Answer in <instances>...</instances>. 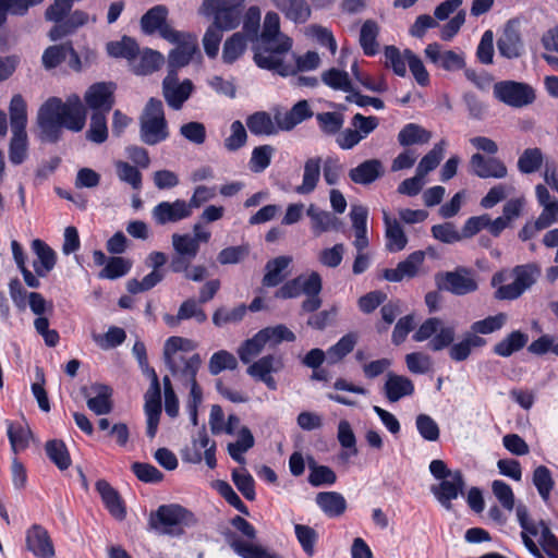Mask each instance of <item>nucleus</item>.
Listing matches in <instances>:
<instances>
[{
    "instance_id": "f257e3e1",
    "label": "nucleus",
    "mask_w": 558,
    "mask_h": 558,
    "mask_svg": "<svg viewBox=\"0 0 558 558\" xmlns=\"http://www.w3.org/2000/svg\"><path fill=\"white\" fill-rule=\"evenodd\" d=\"M260 16V9L252 5L247 9L243 22V34L253 44L256 65L260 69L275 71L282 76L294 74L295 70L283 63L284 56L292 48V39L281 33L279 15L274 11L267 12L262 32L258 33Z\"/></svg>"
},
{
    "instance_id": "f03ea898",
    "label": "nucleus",
    "mask_w": 558,
    "mask_h": 558,
    "mask_svg": "<svg viewBox=\"0 0 558 558\" xmlns=\"http://www.w3.org/2000/svg\"><path fill=\"white\" fill-rule=\"evenodd\" d=\"M85 122L86 109L76 94L70 95L65 101L51 97L41 105L37 113L40 137L48 142H57L62 128L73 132L82 131Z\"/></svg>"
},
{
    "instance_id": "7ed1b4c3",
    "label": "nucleus",
    "mask_w": 558,
    "mask_h": 558,
    "mask_svg": "<svg viewBox=\"0 0 558 558\" xmlns=\"http://www.w3.org/2000/svg\"><path fill=\"white\" fill-rule=\"evenodd\" d=\"M190 344L189 339L173 336L166 340L162 351L167 369L174 379L185 387L196 378L203 363L198 353L185 352Z\"/></svg>"
},
{
    "instance_id": "20e7f679",
    "label": "nucleus",
    "mask_w": 558,
    "mask_h": 558,
    "mask_svg": "<svg viewBox=\"0 0 558 558\" xmlns=\"http://www.w3.org/2000/svg\"><path fill=\"white\" fill-rule=\"evenodd\" d=\"M74 0H53L45 11V19L53 23L48 33V37L52 41H57L63 37L74 34L78 28L87 25L89 22L95 23L96 16H90L81 9L72 11Z\"/></svg>"
},
{
    "instance_id": "39448f33",
    "label": "nucleus",
    "mask_w": 558,
    "mask_h": 558,
    "mask_svg": "<svg viewBox=\"0 0 558 558\" xmlns=\"http://www.w3.org/2000/svg\"><path fill=\"white\" fill-rule=\"evenodd\" d=\"M197 523L195 515L178 504L161 505L156 511L150 512L148 524L151 530L160 535L179 537L184 534L186 527Z\"/></svg>"
},
{
    "instance_id": "423d86ee",
    "label": "nucleus",
    "mask_w": 558,
    "mask_h": 558,
    "mask_svg": "<svg viewBox=\"0 0 558 558\" xmlns=\"http://www.w3.org/2000/svg\"><path fill=\"white\" fill-rule=\"evenodd\" d=\"M245 0H203L197 13L211 17V26L219 31H232L240 25Z\"/></svg>"
},
{
    "instance_id": "0eeeda50",
    "label": "nucleus",
    "mask_w": 558,
    "mask_h": 558,
    "mask_svg": "<svg viewBox=\"0 0 558 558\" xmlns=\"http://www.w3.org/2000/svg\"><path fill=\"white\" fill-rule=\"evenodd\" d=\"M169 136L161 100L150 98L140 117V138L146 145H157Z\"/></svg>"
},
{
    "instance_id": "6e6552de",
    "label": "nucleus",
    "mask_w": 558,
    "mask_h": 558,
    "mask_svg": "<svg viewBox=\"0 0 558 558\" xmlns=\"http://www.w3.org/2000/svg\"><path fill=\"white\" fill-rule=\"evenodd\" d=\"M535 537L545 554L550 558H558V538L544 521L533 522L522 532V539L525 547L535 558H545L537 544L532 539Z\"/></svg>"
},
{
    "instance_id": "1a4fd4ad",
    "label": "nucleus",
    "mask_w": 558,
    "mask_h": 558,
    "mask_svg": "<svg viewBox=\"0 0 558 558\" xmlns=\"http://www.w3.org/2000/svg\"><path fill=\"white\" fill-rule=\"evenodd\" d=\"M513 281L508 284L500 286L495 298L498 300H514L530 289L541 275V269L535 264L520 265L512 270Z\"/></svg>"
},
{
    "instance_id": "9d476101",
    "label": "nucleus",
    "mask_w": 558,
    "mask_h": 558,
    "mask_svg": "<svg viewBox=\"0 0 558 558\" xmlns=\"http://www.w3.org/2000/svg\"><path fill=\"white\" fill-rule=\"evenodd\" d=\"M495 98L513 107L522 108L534 102L536 95L534 88L523 82L501 81L493 87Z\"/></svg>"
},
{
    "instance_id": "9b49d317",
    "label": "nucleus",
    "mask_w": 558,
    "mask_h": 558,
    "mask_svg": "<svg viewBox=\"0 0 558 558\" xmlns=\"http://www.w3.org/2000/svg\"><path fill=\"white\" fill-rule=\"evenodd\" d=\"M378 124L379 120L377 117H365L362 113H355L351 119V128L342 130L336 136V143L341 149H352L373 133Z\"/></svg>"
},
{
    "instance_id": "f8f14e48",
    "label": "nucleus",
    "mask_w": 558,
    "mask_h": 558,
    "mask_svg": "<svg viewBox=\"0 0 558 558\" xmlns=\"http://www.w3.org/2000/svg\"><path fill=\"white\" fill-rule=\"evenodd\" d=\"M323 290V279L319 272L312 270L299 275L298 277L283 283L277 291V299H294L301 294L313 295L320 294Z\"/></svg>"
},
{
    "instance_id": "ddd939ff",
    "label": "nucleus",
    "mask_w": 558,
    "mask_h": 558,
    "mask_svg": "<svg viewBox=\"0 0 558 558\" xmlns=\"http://www.w3.org/2000/svg\"><path fill=\"white\" fill-rule=\"evenodd\" d=\"M168 9L165 5H155L141 19L142 31L151 35L156 32L167 41L179 40V31L167 23Z\"/></svg>"
},
{
    "instance_id": "4468645a",
    "label": "nucleus",
    "mask_w": 558,
    "mask_h": 558,
    "mask_svg": "<svg viewBox=\"0 0 558 558\" xmlns=\"http://www.w3.org/2000/svg\"><path fill=\"white\" fill-rule=\"evenodd\" d=\"M437 283L439 289L449 291L456 295H464L477 289V282L472 271L464 267L437 276Z\"/></svg>"
},
{
    "instance_id": "2eb2a0df",
    "label": "nucleus",
    "mask_w": 558,
    "mask_h": 558,
    "mask_svg": "<svg viewBox=\"0 0 558 558\" xmlns=\"http://www.w3.org/2000/svg\"><path fill=\"white\" fill-rule=\"evenodd\" d=\"M177 47L168 54V73H177L179 69L186 66L198 50L195 36L179 32V40L170 41Z\"/></svg>"
},
{
    "instance_id": "dca6fc26",
    "label": "nucleus",
    "mask_w": 558,
    "mask_h": 558,
    "mask_svg": "<svg viewBox=\"0 0 558 558\" xmlns=\"http://www.w3.org/2000/svg\"><path fill=\"white\" fill-rule=\"evenodd\" d=\"M193 92V82L189 78L179 82L178 73H168L162 81L163 98L168 106L174 110L181 109Z\"/></svg>"
},
{
    "instance_id": "f3484780",
    "label": "nucleus",
    "mask_w": 558,
    "mask_h": 558,
    "mask_svg": "<svg viewBox=\"0 0 558 558\" xmlns=\"http://www.w3.org/2000/svg\"><path fill=\"white\" fill-rule=\"evenodd\" d=\"M192 216L190 205L184 199L177 198L173 202L163 201L151 210V217L159 226L177 223Z\"/></svg>"
},
{
    "instance_id": "a211bd4d",
    "label": "nucleus",
    "mask_w": 558,
    "mask_h": 558,
    "mask_svg": "<svg viewBox=\"0 0 558 558\" xmlns=\"http://www.w3.org/2000/svg\"><path fill=\"white\" fill-rule=\"evenodd\" d=\"M81 393L86 399L87 408L96 415H106L112 411V389L109 386L98 383L83 386Z\"/></svg>"
},
{
    "instance_id": "6ab92c4d",
    "label": "nucleus",
    "mask_w": 558,
    "mask_h": 558,
    "mask_svg": "<svg viewBox=\"0 0 558 558\" xmlns=\"http://www.w3.org/2000/svg\"><path fill=\"white\" fill-rule=\"evenodd\" d=\"M84 100L94 112H109L114 104L113 85L110 83L93 84L86 90Z\"/></svg>"
},
{
    "instance_id": "aec40b11",
    "label": "nucleus",
    "mask_w": 558,
    "mask_h": 558,
    "mask_svg": "<svg viewBox=\"0 0 558 558\" xmlns=\"http://www.w3.org/2000/svg\"><path fill=\"white\" fill-rule=\"evenodd\" d=\"M499 53L507 59H517L523 54L524 45L513 21H509L497 40Z\"/></svg>"
},
{
    "instance_id": "412c9836",
    "label": "nucleus",
    "mask_w": 558,
    "mask_h": 558,
    "mask_svg": "<svg viewBox=\"0 0 558 558\" xmlns=\"http://www.w3.org/2000/svg\"><path fill=\"white\" fill-rule=\"evenodd\" d=\"M469 165L470 171L482 179H502L508 173L507 167L501 160L495 157H484L478 153L471 156Z\"/></svg>"
},
{
    "instance_id": "4be33fe9",
    "label": "nucleus",
    "mask_w": 558,
    "mask_h": 558,
    "mask_svg": "<svg viewBox=\"0 0 558 558\" xmlns=\"http://www.w3.org/2000/svg\"><path fill=\"white\" fill-rule=\"evenodd\" d=\"M424 52L430 62L447 71H457L465 66L462 53H457L453 50H442L438 43L427 45Z\"/></svg>"
},
{
    "instance_id": "5701e85b",
    "label": "nucleus",
    "mask_w": 558,
    "mask_h": 558,
    "mask_svg": "<svg viewBox=\"0 0 558 558\" xmlns=\"http://www.w3.org/2000/svg\"><path fill=\"white\" fill-rule=\"evenodd\" d=\"M425 259L423 251L411 253L407 259L400 262L396 268L384 270V278L390 282H400L405 278H413L418 274Z\"/></svg>"
},
{
    "instance_id": "b1692460",
    "label": "nucleus",
    "mask_w": 558,
    "mask_h": 558,
    "mask_svg": "<svg viewBox=\"0 0 558 558\" xmlns=\"http://www.w3.org/2000/svg\"><path fill=\"white\" fill-rule=\"evenodd\" d=\"M463 487L464 481L461 472L453 471L452 475L442 480L438 486H433L432 492L446 509H450L451 500L458 498Z\"/></svg>"
},
{
    "instance_id": "393cba45",
    "label": "nucleus",
    "mask_w": 558,
    "mask_h": 558,
    "mask_svg": "<svg viewBox=\"0 0 558 558\" xmlns=\"http://www.w3.org/2000/svg\"><path fill=\"white\" fill-rule=\"evenodd\" d=\"M383 220L385 225L386 248L391 252H400L408 245V236L401 226V222L392 217L386 209H383Z\"/></svg>"
},
{
    "instance_id": "a878e982",
    "label": "nucleus",
    "mask_w": 558,
    "mask_h": 558,
    "mask_svg": "<svg viewBox=\"0 0 558 558\" xmlns=\"http://www.w3.org/2000/svg\"><path fill=\"white\" fill-rule=\"evenodd\" d=\"M312 116L313 112L306 100L298 101L289 111L281 112L277 110L275 112V119L283 132L293 130L298 124L302 123Z\"/></svg>"
},
{
    "instance_id": "bb28decb",
    "label": "nucleus",
    "mask_w": 558,
    "mask_h": 558,
    "mask_svg": "<svg viewBox=\"0 0 558 558\" xmlns=\"http://www.w3.org/2000/svg\"><path fill=\"white\" fill-rule=\"evenodd\" d=\"M27 548L37 557L51 558L54 548L48 532L40 525H33L26 534Z\"/></svg>"
},
{
    "instance_id": "cd10ccee",
    "label": "nucleus",
    "mask_w": 558,
    "mask_h": 558,
    "mask_svg": "<svg viewBox=\"0 0 558 558\" xmlns=\"http://www.w3.org/2000/svg\"><path fill=\"white\" fill-rule=\"evenodd\" d=\"M385 168L379 159H367L349 171L352 182L361 185H368L381 178Z\"/></svg>"
},
{
    "instance_id": "c85d7f7f",
    "label": "nucleus",
    "mask_w": 558,
    "mask_h": 558,
    "mask_svg": "<svg viewBox=\"0 0 558 558\" xmlns=\"http://www.w3.org/2000/svg\"><path fill=\"white\" fill-rule=\"evenodd\" d=\"M413 381L403 375L388 373L384 385V393L390 402H397L414 393Z\"/></svg>"
},
{
    "instance_id": "c756f323",
    "label": "nucleus",
    "mask_w": 558,
    "mask_h": 558,
    "mask_svg": "<svg viewBox=\"0 0 558 558\" xmlns=\"http://www.w3.org/2000/svg\"><path fill=\"white\" fill-rule=\"evenodd\" d=\"M306 215L311 219V229L315 236L340 228V220L333 214L322 210L313 204L308 206Z\"/></svg>"
},
{
    "instance_id": "7c9ffc66",
    "label": "nucleus",
    "mask_w": 558,
    "mask_h": 558,
    "mask_svg": "<svg viewBox=\"0 0 558 558\" xmlns=\"http://www.w3.org/2000/svg\"><path fill=\"white\" fill-rule=\"evenodd\" d=\"M246 126L253 135L271 136L278 134L281 129L267 111H256L246 118Z\"/></svg>"
},
{
    "instance_id": "2f4dec72",
    "label": "nucleus",
    "mask_w": 558,
    "mask_h": 558,
    "mask_svg": "<svg viewBox=\"0 0 558 558\" xmlns=\"http://www.w3.org/2000/svg\"><path fill=\"white\" fill-rule=\"evenodd\" d=\"M195 318L199 324L207 320L206 313L197 304L194 299L185 300L179 307L177 315L166 314L163 319L166 324L172 328L180 325L182 320Z\"/></svg>"
},
{
    "instance_id": "473e14b6",
    "label": "nucleus",
    "mask_w": 558,
    "mask_h": 558,
    "mask_svg": "<svg viewBox=\"0 0 558 558\" xmlns=\"http://www.w3.org/2000/svg\"><path fill=\"white\" fill-rule=\"evenodd\" d=\"M368 210L362 205H354L351 208L350 218L354 229L355 240L353 242L357 252H363L368 246L367 239Z\"/></svg>"
},
{
    "instance_id": "72a5a7b5",
    "label": "nucleus",
    "mask_w": 558,
    "mask_h": 558,
    "mask_svg": "<svg viewBox=\"0 0 558 558\" xmlns=\"http://www.w3.org/2000/svg\"><path fill=\"white\" fill-rule=\"evenodd\" d=\"M293 258L288 255H281L268 260L265 265V275L263 286L271 288L280 284L287 277L284 270L291 265Z\"/></svg>"
},
{
    "instance_id": "f704fd0d",
    "label": "nucleus",
    "mask_w": 558,
    "mask_h": 558,
    "mask_svg": "<svg viewBox=\"0 0 558 558\" xmlns=\"http://www.w3.org/2000/svg\"><path fill=\"white\" fill-rule=\"evenodd\" d=\"M96 489L108 511L118 520L124 519L126 511L118 492L105 480L96 483Z\"/></svg>"
},
{
    "instance_id": "c9c22d12",
    "label": "nucleus",
    "mask_w": 558,
    "mask_h": 558,
    "mask_svg": "<svg viewBox=\"0 0 558 558\" xmlns=\"http://www.w3.org/2000/svg\"><path fill=\"white\" fill-rule=\"evenodd\" d=\"M316 502L322 511L330 518L342 515L347 509V501L344 497L337 492L318 493L316 496Z\"/></svg>"
},
{
    "instance_id": "e433bc0d",
    "label": "nucleus",
    "mask_w": 558,
    "mask_h": 558,
    "mask_svg": "<svg viewBox=\"0 0 558 558\" xmlns=\"http://www.w3.org/2000/svg\"><path fill=\"white\" fill-rule=\"evenodd\" d=\"M32 247L37 255V259L33 263L35 272L44 277L54 267L56 254L46 243L38 239L32 242Z\"/></svg>"
},
{
    "instance_id": "4c0bfd02",
    "label": "nucleus",
    "mask_w": 558,
    "mask_h": 558,
    "mask_svg": "<svg viewBox=\"0 0 558 558\" xmlns=\"http://www.w3.org/2000/svg\"><path fill=\"white\" fill-rule=\"evenodd\" d=\"M320 157L308 158L304 163L302 184L295 187V192L302 195L312 193L320 177Z\"/></svg>"
},
{
    "instance_id": "58836bf2",
    "label": "nucleus",
    "mask_w": 558,
    "mask_h": 558,
    "mask_svg": "<svg viewBox=\"0 0 558 558\" xmlns=\"http://www.w3.org/2000/svg\"><path fill=\"white\" fill-rule=\"evenodd\" d=\"M282 367L281 357L268 354L252 363L246 372L252 378L258 380L264 376L281 371Z\"/></svg>"
},
{
    "instance_id": "ea45409f",
    "label": "nucleus",
    "mask_w": 558,
    "mask_h": 558,
    "mask_svg": "<svg viewBox=\"0 0 558 558\" xmlns=\"http://www.w3.org/2000/svg\"><path fill=\"white\" fill-rule=\"evenodd\" d=\"M379 25L374 20H366L360 31V45L366 56H374L379 50L377 37L379 35Z\"/></svg>"
},
{
    "instance_id": "a19ab883",
    "label": "nucleus",
    "mask_w": 558,
    "mask_h": 558,
    "mask_svg": "<svg viewBox=\"0 0 558 558\" xmlns=\"http://www.w3.org/2000/svg\"><path fill=\"white\" fill-rule=\"evenodd\" d=\"M486 344V340L474 333H465L463 339L451 345L449 356L456 362L465 361L473 348H481Z\"/></svg>"
},
{
    "instance_id": "79ce46f5",
    "label": "nucleus",
    "mask_w": 558,
    "mask_h": 558,
    "mask_svg": "<svg viewBox=\"0 0 558 558\" xmlns=\"http://www.w3.org/2000/svg\"><path fill=\"white\" fill-rule=\"evenodd\" d=\"M527 340V335L519 330L512 331L495 344L494 353L504 357L510 356L512 353L521 350L526 344Z\"/></svg>"
},
{
    "instance_id": "37998d69",
    "label": "nucleus",
    "mask_w": 558,
    "mask_h": 558,
    "mask_svg": "<svg viewBox=\"0 0 558 558\" xmlns=\"http://www.w3.org/2000/svg\"><path fill=\"white\" fill-rule=\"evenodd\" d=\"M432 133L415 123L407 124L398 134V142L402 146L426 144L430 141Z\"/></svg>"
},
{
    "instance_id": "c03bdc74",
    "label": "nucleus",
    "mask_w": 558,
    "mask_h": 558,
    "mask_svg": "<svg viewBox=\"0 0 558 558\" xmlns=\"http://www.w3.org/2000/svg\"><path fill=\"white\" fill-rule=\"evenodd\" d=\"M229 544L231 548L242 558H279L277 555L269 553L260 545L245 542L239 538H232Z\"/></svg>"
},
{
    "instance_id": "a18cd8bd",
    "label": "nucleus",
    "mask_w": 558,
    "mask_h": 558,
    "mask_svg": "<svg viewBox=\"0 0 558 558\" xmlns=\"http://www.w3.org/2000/svg\"><path fill=\"white\" fill-rule=\"evenodd\" d=\"M27 123L26 104L21 95H14L10 102L11 132L25 131Z\"/></svg>"
},
{
    "instance_id": "49530a36",
    "label": "nucleus",
    "mask_w": 558,
    "mask_h": 558,
    "mask_svg": "<svg viewBox=\"0 0 558 558\" xmlns=\"http://www.w3.org/2000/svg\"><path fill=\"white\" fill-rule=\"evenodd\" d=\"M446 146L447 142L445 140L435 144L433 149L421 159L415 172H417L420 177L425 178L430 171L436 169L444 157Z\"/></svg>"
},
{
    "instance_id": "de8ad7c7",
    "label": "nucleus",
    "mask_w": 558,
    "mask_h": 558,
    "mask_svg": "<svg viewBox=\"0 0 558 558\" xmlns=\"http://www.w3.org/2000/svg\"><path fill=\"white\" fill-rule=\"evenodd\" d=\"M316 120L320 131L328 136H333L341 133L344 123L343 114L336 111L319 112L316 114Z\"/></svg>"
},
{
    "instance_id": "09e8293b",
    "label": "nucleus",
    "mask_w": 558,
    "mask_h": 558,
    "mask_svg": "<svg viewBox=\"0 0 558 558\" xmlns=\"http://www.w3.org/2000/svg\"><path fill=\"white\" fill-rule=\"evenodd\" d=\"M150 388L145 396V414H161L160 384L155 369H148Z\"/></svg>"
},
{
    "instance_id": "8fccbe9b",
    "label": "nucleus",
    "mask_w": 558,
    "mask_h": 558,
    "mask_svg": "<svg viewBox=\"0 0 558 558\" xmlns=\"http://www.w3.org/2000/svg\"><path fill=\"white\" fill-rule=\"evenodd\" d=\"M322 81L335 90H341L348 94L353 90L349 74L345 71L336 68L323 72Z\"/></svg>"
},
{
    "instance_id": "3c124183",
    "label": "nucleus",
    "mask_w": 558,
    "mask_h": 558,
    "mask_svg": "<svg viewBox=\"0 0 558 558\" xmlns=\"http://www.w3.org/2000/svg\"><path fill=\"white\" fill-rule=\"evenodd\" d=\"M357 336L355 333H347L340 340L327 350V360L330 364H336L348 355L355 347Z\"/></svg>"
},
{
    "instance_id": "603ef678",
    "label": "nucleus",
    "mask_w": 558,
    "mask_h": 558,
    "mask_svg": "<svg viewBox=\"0 0 558 558\" xmlns=\"http://www.w3.org/2000/svg\"><path fill=\"white\" fill-rule=\"evenodd\" d=\"M107 52L114 58H125L128 60H134L138 54V46L134 39L124 36L119 41L108 43Z\"/></svg>"
},
{
    "instance_id": "864d4df0",
    "label": "nucleus",
    "mask_w": 558,
    "mask_h": 558,
    "mask_svg": "<svg viewBox=\"0 0 558 558\" xmlns=\"http://www.w3.org/2000/svg\"><path fill=\"white\" fill-rule=\"evenodd\" d=\"M246 48V38L242 32L231 35L223 45L222 59L226 63H233Z\"/></svg>"
},
{
    "instance_id": "5fc2aeb1",
    "label": "nucleus",
    "mask_w": 558,
    "mask_h": 558,
    "mask_svg": "<svg viewBox=\"0 0 558 558\" xmlns=\"http://www.w3.org/2000/svg\"><path fill=\"white\" fill-rule=\"evenodd\" d=\"M254 446L251 430L243 426L238 434V440L228 445V452L238 462H244L243 453Z\"/></svg>"
},
{
    "instance_id": "6e6d98bb",
    "label": "nucleus",
    "mask_w": 558,
    "mask_h": 558,
    "mask_svg": "<svg viewBox=\"0 0 558 558\" xmlns=\"http://www.w3.org/2000/svg\"><path fill=\"white\" fill-rule=\"evenodd\" d=\"M165 63V57L157 50L146 49L140 57V62L134 64L137 74H149L160 69Z\"/></svg>"
},
{
    "instance_id": "4d7b16f0",
    "label": "nucleus",
    "mask_w": 558,
    "mask_h": 558,
    "mask_svg": "<svg viewBox=\"0 0 558 558\" xmlns=\"http://www.w3.org/2000/svg\"><path fill=\"white\" fill-rule=\"evenodd\" d=\"M114 169L121 182L130 184L136 191L142 189V173L136 167L126 161L118 160L114 162Z\"/></svg>"
},
{
    "instance_id": "13d9d810",
    "label": "nucleus",
    "mask_w": 558,
    "mask_h": 558,
    "mask_svg": "<svg viewBox=\"0 0 558 558\" xmlns=\"http://www.w3.org/2000/svg\"><path fill=\"white\" fill-rule=\"evenodd\" d=\"M46 453L48 458L60 469L66 470L71 464L69 451L61 440H49L46 444Z\"/></svg>"
},
{
    "instance_id": "bf43d9fd",
    "label": "nucleus",
    "mask_w": 558,
    "mask_h": 558,
    "mask_svg": "<svg viewBox=\"0 0 558 558\" xmlns=\"http://www.w3.org/2000/svg\"><path fill=\"white\" fill-rule=\"evenodd\" d=\"M267 345L260 331H258L253 338L245 340L238 349V355L240 360L247 364L255 356H257L264 348Z\"/></svg>"
},
{
    "instance_id": "052dcab7",
    "label": "nucleus",
    "mask_w": 558,
    "mask_h": 558,
    "mask_svg": "<svg viewBox=\"0 0 558 558\" xmlns=\"http://www.w3.org/2000/svg\"><path fill=\"white\" fill-rule=\"evenodd\" d=\"M269 347H276L283 341L293 342L295 335L286 325L279 324L259 330Z\"/></svg>"
},
{
    "instance_id": "680f3d73",
    "label": "nucleus",
    "mask_w": 558,
    "mask_h": 558,
    "mask_svg": "<svg viewBox=\"0 0 558 558\" xmlns=\"http://www.w3.org/2000/svg\"><path fill=\"white\" fill-rule=\"evenodd\" d=\"M86 137L96 144H101L108 138L106 113L93 112L89 129L86 132Z\"/></svg>"
},
{
    "instance_id": "e2e57ef3",
    "label": "nucleus",
    "mask_w": 558,
    "mask_h": 558,
    "mask_svg": "<svg viewBox=\"0 0 558 558\" xmlns=\"http://www.w3.org/2000/svg\"><path fill=\"white\" fill-rule=\"evenodd\" d=\"M238 367V361L235 356L226 351L220 350L218 352H215L208 362V371L211 375H218L225 369L233 371Z\"/></svg>"
},
{
    "instance_id": "0e129e2a",
    "label": "nucleus",
    "mask_w": 558,
    "mask_h": 558,
    "mask_svg": "<svg viewBox=\"0 0 558 558\" xmlns=\"http://www.w3.org/2000/svg\"><path fill=\"white\" fill-rule=\"evenodd\" d=\"M171 244L177 254L195 258L199 252L198 244L190 233H173L171 235Z\"/></svg>"
},
{
    "instance_id": "69168bd1",
    "label": "nucleus",
    "mask_w": 558,
    "mask_h": 558,
    "mask_svg": "<svg viewBox=\"0 0 558 558\" xmlns=\"http://www.w3.org/2000/svg\"><path fill=\"white\" fill-rule=\"evenodd\" d=\"M385 65L391 68L392 71L399 76H405L408 59L405 57V50L401 52L395 46L385 47Z\"/></svg>"
},
{
    "instance_id": "338daca9",
    "label": "nucleus",
    "mask_w": 558,
    "mask_h": 558,
    "mask_svg": "<svg viewBox=\"0 0 558 558\" xmlns=\"http://www.w3.org/2000/svg\"><path fill=\"white\" fill-rule=\"evenodd\" d=\"M246 314V306L244 304L238 305L231 310L219 307L213 315V323L217 327L227 324H235L243 319Z\"/></svg>"
},
{
    "instance_id": "774afa93",
    "label": "nucleus",
    "mask_w": 558,
    "mask_h": 558,
    "mask_svg": "<svg viewBox=\"0 0 558 558\" xmlns=\"http://www.w3.org/2000/svg\"><path fill=\"white\" fill-rule=\"evenodd\" d=\"M131 267V260L123 257H111L107 260L106 266L99 272V277L113 280L126 275Z\"/></svg>"
}]
</instances>
